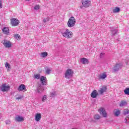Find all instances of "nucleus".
<instances>
[{"mask_svg": "<svg viewBox=\"0 0 129 129\" xmlns=\"http://www.w3.org/2000/svg\"><path fill=\"white\" fill-rule=\"evenodd\" d=\"M41 91H43L44 90V89L43 88H41Z\"/></svg>", "mask_w": 129, "mask_h": 129, "instance_id": "39", "label": "nucleus"}, {"mask_svg": "<svg viewBox=\"0 0 129 129\" xmlns=\"http://www.w3.org/2000/svg\"><path fill=\"white\" fill-rule=\"evenodd\" d=\"M50 73H51V70H50L49 69H47L46 70V73L45 74H50Z\"/></svg>", "mask_w": 129, "mask_h": 129, "instance_id": "32", "label": "nucleus"}, {"mask_svg": "<svg viewBox=\"0 0 129 129\" xmlns=\"http://www.w3.org/2000/svg\"><path fill=\"white\" fill-rule=\"evenodd\" d=\"M120 11V9L118 7H116L115 9H113V13H118Z\"/></svg>", "mask_w": 129, "mask_h": 129, "instance_id": "22", "label": "nucleus"}, {"mask_svg": "<svg viewBox=\"0 0 129 129\" xmlns=\"http://www.w3.org/2000/svg\"><path fill=\"white\" fill-rule=\"evenodd\" d=\"M126 118H125V120H126V121H127V119H126Z\"/></svg>", "mask_w": 129, "mask_h": 129, "instance_id": "41", "label": "nucleus"}, {"mask_svg": "<svg viewBox=\"0 0 129 129\" xmlns=\"http://www.w3.org/2000/svg\"><path fill=\"white\" fill-rule=\"evenodd\" d=\"M94 118L95 119V120H98V119H100V115L96 114L94 116Z\"/></svg>", "mask_w": 129, "mask_h": 129, "instance_id": "23", "label": "nucleus"}, {"mask_svg": "<svg viewBox=\"0 0 129 129\" xmlns=\"http://www.w3.org/2000/svg\"><path fill=\"white\" fill-rule=\"evenodd\" d=\"M122 65L120 64L117 63L116 64L115 66L113 68V71L114 72H116V71H118L119 68H121Z\"/></svg>", "mask_w": 129, "mask_h": 129, "instance_id": "12", "label": "nucleus"}, {"mask_svg": "<svg viewBox=\"0 0 129 129\" xmlns=\"http://www.w3.org/2000/svg\"><path fill=\"white\" fill-rule=\"evenodd\" d=\"M5 66H6V68L8 69V70H10V67L11 66L9 64V63L6 62V63L5 64Z\"/></svg>", "mask_w": 129, "mask_h": 129, "instance_id": "29", "label": "nucleus"}, {"mask_svg": "<svg viewBox=\"0 0 129 129\" xmlns=\"http://www.w3.org/2000/svg\"><path fill=\"white\" fill-rule=\"evenodd\" d=\"M14 36L15 39H17V40H21V36L18 34H15Z\"/></svg>", "mask_w": 129, "mask_h": 129, "instance_id": "25", "label": "nucleus"}, {"mask_svg": "<svg viewBox=\"0 0 129 129\" xmlns=\"http://www.w3.org/2000/svg\"><path fill=\"white\" fill-rule=\"evenodd\" d=\"M19 24H20V21L18 19L12 18L11 19V24L13 27H17V26H19Z\"/></svg>", "mask_w": 129, "mask_h": 129, "instance_id": "6", "label": "nucleus"}, {"mask_svg": "<svg viewBox=\"0 0 129 129\" xmlns=\"http://www.w3.org/2000/svg\"><path fill=\"white\" fill-rule=\"evenodd\" d=\"M18 97L16 98V99H17V100H20V99H22L23 98V96L18 95H17Z\"/></svg>", "mask_w": 129, "mask_h": 129, "instance_id": "28", "label": "nucleus"}, {"mask_svg": "<svg viewBox=\"0 0 129 129\" xmlns=\"http://www.w3.org/2000/svg\"><path fill=\"white\" fill-rule=\"evenodd\" d=\"M103 55H104V53H101L100 56V57H102V56H103Z\"/></svg>", "mask_w": 129, "mask_h": 129, "instance_id": "37", "label": "nucleus"}, {"mask_svg": "<svg viewBox=\"0 0 129 129\" xmlns=\"http://www.w3.org/2000/svg\"><path fill=\"white\" fill-rule=\"evenodd\" d=\"M97 95H98V93H97V91L96 90H94L91 94V96L93 98H96Z\"/></svg>", "mask_w": 129, "mask_h": 129, "instance_id": "13", "label": "nucleus"}, {"mask_svg": "<svg viewBox=\"0 0 129 129\" xmlns=\"http://www.w3.org/2000/svg\"><path fill=\"white\" fill-rule=\"evenodd\" d=\"M40 82L42 85H47V78L45 77L41 76Z\"/></svg>", "mask_w": 129, "mask_h": 129, "instance_id": "9", "label": "nucleus"}, {"mask_svg": "<svg viewBox=\"0 0 129 129\" xmlns=\"http://www.w3.org/2000/svg\"><path fill=\"white\" fill-rule=\"evenodd\" d=\"M107 77V75L105 73H103V74L100 75L99 78L100 79H105Z\"/></svg>", "mask_w": 129, "mask_h": 129, "instance_id": "19", "label": "nucleus"}, {"mask_svg": "<svg viewBox=\"0 0 129 129\" xmlns=\"http://www.w3.org/2000/svg\"><path fill=\"white\" fill-rule=\"evenodd\" d=\"M129 113V110L127 109H125L123 110V114H124V115H126V114H128Z\"/></svg>", "mask_w": 129, "mask_h": 129, "instance_id": "26", "label": "nucleus"}, {"mask_svg": "<svg viewBox=\"0 0 129 129\" xmlns=\"http://www.w3.org/2000/svg\"><path fill=\"white\" fill-rule=\"evenodd\" d=\"M6 124H10V123H11V121L10 120H7L6 121Z\"/></svg>", "mask_w": 129, "mask_h": 129, "instance_id": "34", "label": "nucleus"}, {"mask_svg": "<svg viewBox=\"0 0 129 129\" xmlns=\"http://www.w3.org/2000/svg\"><path fill=\"white\" fill-rule=\"evenodd\" d=\"M25 1H26V2H30V1L31 0H25Z\"/></svg>", "mask_w": 129, "mask_h": 129, "instance_id": "40", "label": "nucleus"}, {"mask_svg": "<svg viewBox=\"0 0 129 129\" xmlns=\"http://www.w3.org/2000/svg\"><path fill=\"white\" fill-rule=\"evenodd\" d=\"M34 10L36 11L40 10V6L39 5H36L34 6Z\"/></svg>", "mask_w": 129, "mask_h": 129, "instance_id": "31", "label": "nucleus"}, {"mask_svg": "<svg viewBox=\"0 0 129 129\" xmlns=\"http://www.w3.org/2000/svg\"><path fill=\"white\" fill-rule=\"evenodd\" d=\"M81 61L82 64H84V65H86V64H88V59L86 58H81Z\"/></svg>", "mask_w": 129, "mask_h": 129, "instance_id": "17", "label": "nucleus"}, {"mask_svg": "<svg viewBox=\"0 0 129 129\" xmlns=\"http://www.w3.org/2000/svg\"><path fill=\"white\" fill-rule=\"evenodd\" d=\"M3 34H6V35H9L10 33V29L8 27H5L3 29Z\"/></svg>", "mask_w": 129, "mask_h": 129, "instance_id": "18", "label": "nucleus"}, {"mask_svg": "<svg viewBox=\"0 0 129 129\" xmlns=\"http://www.w3.org/2000/svg\"><path fill=\"white\" fill-rule=\"evenodd\" d=\"M82 4L84 8H89L91 6V0H82Z\"/></svg>", "mask_w": 129, "mask_h": 129, "instance_id": "5", "label": "nucleus"}, {"mask_svg": "<svg viewBox=\"0 0 129 129\" xmlns=\"http://www.w3.org/2000/svg\"><path fill=\"white\" fill-rule=\"evenodd\" d=\"M41 75L39 74L34 75V78H35V79H39Z\"/></svg>", "mask_w": 129, "mask_h": 129, "instance_id": "27", "label": "nucleus"}, {"mask_svg": "<svg viewBox=\"0 0 129 129\" xmlns=\"http://www.w3.org/2000/svg\"><path fill=\"white\" fill-rule=\"evenodd\" d=\"M106 90H107V88L106 86H104L98 90V91L100 94H103L104 92H106Z\"/></svg>", "mask_w": 129, "mask_h": 129, "instance_id": "10", "label": "nucleus"}, {"mask_svg": "<svg viewBox=\"0 0 129 129\" xmlns=\"http://www.w3.org/2000/svg\"><path fill=\"white\" fill-rule=\"evenodd\" d=\"M3 43L4 46L6 47V48H11L12 47V42L9 40H4V42H2Z\"/></svg>", "mask_w": 129, "mask_h": 129, "instance_id": "7", "label": "nucleus"}, {"mask_svg": "<svg viewBox=\"0 0 129 129\" xmlns=\"http://www.w3.org/2000/svg\"><path fill=\"white\" fill-rule=\"evenodd\" d=\"M18 90H19V91H23V90H24V91H27L26 86L24 84L20 85L18 88Z\"/></svg>", "mask_w": 129, "mask_h": 129, "instance_id": "11", "label": "nucleus"}, {"mask_svg": "<svg viewBox=\"0 0 129 129\" xmlns=\"http://www.w3.org/2000/svg\"><path fill=\"white\" fill-rule=\"evenodd\" d=\"M50 96H51V97H54V96H55V94H54V93H51L50 94Z\"/></svg>", "mask_w": 129, "mask_h": 129, "instance_id": "36", "label": "nucleus"}, {"mask_svg": "<svg viewBox=\"0 0 129 129\" xmlns=\"http://www.w3.org/2000/svg\"><path fill=\"white\" fill-rule=\"evenodd\" d=\"M60 33L62 37H64L66 39H72L73 38V32L68 28L62 29Z\"/></svg>", "mask_w": 129, "mask_h": 129, "instance_id": "1", "label": "nucleus"}, {"mask_svg": "<svg viewBox=\"0 0 129 129\" xmlns=\"http://www.w3.org/2000/svg\"><path fill=\"white\" fill-rule=\"evenodd\" d=\"M126 105H127V102L124 100L121 101L119 104V106L120 107H122L123 106H125Z\"/></svg>", "mask_w": 129, "mask_h": 129, "instance_id": "16", "label": "nucleus"}, {"mask_svg": "<svg viewBox=\"0 0 129 129\" xmlns=\"http://www.w3.org/2000/svg\"><path fill=\"white\" fill-rule=\"evenodd\" d=\"M11 87L7 84H3L0 87V90L3 92H7L10 90Z\"/></svg>", "mask_w": 129, "mask_h": 129, "instance_id": "4", "label": "nucleus"}, {"mask_svg": "<svg viewBox=\"0 0 129 129\" xmlns=\"http://www.w3.org/2000/svg\"><path fill=\"white\" fill-rule=\"evenodd\" d=\"M41 117H42L41 113H36L35 116V120L39 121L41 120Z\"/></svg>", "mask_w": 129, "mask_h": 129, "instance_id": "14", "label": "nucleus"}, {"mask_svg": "<svg viewBox=\"0 0 129 129\" xmlns=\"http://www.w3.org/2000/svg\"><path fill=\"white\" fill-rule=\"evenodd\" d=\"M3 8V4H2V0H0V9Z\"/></svg>", "mask_w": 129, "mask_h": 129, "instance_id": "35", "label": "nucleus"}, {"mask_svg": "<svg viewBox=\"0 0 129 129\" xmlns=\"http://www.w3.org/2000/svg\"><path fill=\"white\" fill-rule=\"evenodd\" d=\"M75 24H76V19H75V18L73 17H70L67 23L68 27L69 28H73L75 26Z\"/></svg>", "mask_w": 129, "mask_h": 129, "instance_id": "2", "label": "nucleus"}, {"mask_svg": "<svg viewBox=\"0 0 129 129\" xmlns=\"http://www.w3.org/2000/svg\"><path fill=\"white\" fill-rule=\"evenodd\" d=\"M48 56V52H43L41 53V57L42 58H45Z\"/></svg>", "mask_w": 129, "mask_h": 129, "instance_id": "20", "label": "nucleus"}, {"mask_svg": "<svg viewBox=\"0 0 129 129\" xmlns=\"http://www.w3.org/2000/svg\"><path fill=\"white\" fill-rule=\"evenodd\" d=\"M124 93L126 95H129V88H125L124 90Z\"/></svg>", "mask_w": 129, "mask_h": 129, "instance_id": "24", "label": "nucleus"}, {"mask_svg": "<svg viewBox=\"0 0 129 129\" xmlns=\"http://www.w3.org/2000/svg\"><path fill=\"white\" fill-rule=\"evenodd\" d=\"M47 98H48V97H47V96L46 95H44L42 98V101L44 102V101H46Z\"/></svg>", "mask_w": 129, "mask_h": 129, "instance_id": "30", "label": "nucleus"}, {"mask_svg": "<svg viewBox=\"0 0 129 129\" xmlns=\"http://www.w3.org/2000/svg\"><path fill=\"white\" fill-rule=\"evenodd\" d=\"M74 73L71 69H68L64 74L65 78L67 79H70L73 76Z\"/></svg>", "mask_w": 129, "mask_h": 129, "instance_id": "3", "label": "nucleus"}, {"mask_svg": "<svg viewBox=\"0 0 129 129\" xmlns=\"http://www.w3.org/2000/svg\"><path fill=\"white\" fill-rule=\"evenodd\" d=\"M37 92H38V93H40V92H41V91H40V88H39V89H38Z\"/></svg>", "mask_w": 129, "mask_h": 129, "instance_id": "38", "label": "nucleus"}, {"mask_svg": "<svg viewBox=\"0 0 129 129\" xmlns=\"http://www.w3.org/2000/svg\"><path fill=\"white\" fill-rule=\"evenodd\" d=\"M120 114V110L116 109L114 110V114L115 116H118L119 114Z\"/></svg>", "mask_w": 129, "mask_h": 129, "instance_id": "21", "label": "nucleus"}, {"mask_svg": "<svg viewBox=\"0 0 129 129\" xmlns=\"http://www.w3.org/2000/svg\"><path fill=\"white\" fill-rule=\"evenodd\" d=\"M15 120L16 121H18L19 122H21V121H24V117L22 116H18L16 117H15Z\"/></svg>", "mask_w": 129, "mask_h": 129, "instance_id": "15", "label": "nucleus"}, {"mask_svg": "<svg viewBox=\"0 0 129 129\" xmlns=\"http://www.w3.org/2000/svg\"><path fill=\"white\" fill-rule=\"evenodd\" d=\"M98 112L99 113H100V114H102L103 117H106L107 113H106V111H105V109H104V108H100L98 110Z\"/></svg>", "mask_w": 129, "mask_h": 129, "instance_id": "8", "label": "nucleus"}, {"mask_svg": "<svg viewBox=\"0 0 129 129\" xmlns=\"http://www.w3.org/2000/svg\"><path fill=\"white\" fill-rule=\"evenodd\" d=\"M49 21V18H47L43 19V23H47Z\"/></svg>", "mask_w": 129, "mask_h": 129, "instance_id": "33", "label": "nucleus"}]
</instances>
